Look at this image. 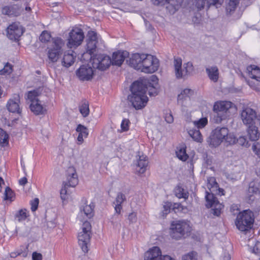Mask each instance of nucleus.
I'll use <instances>...</instances> for the list:
<instances>
[{"label": "nucleus", "mask_w": 260, "mask_h": 260, "mask_svg": "<svg viewBox=\"0 0 260 260\" xmlns=\"http://www.w3.org/2000/svg\"><path fill=\"white\" fill-rule=\"evenodd\" d=\"M205 198L207 203V207L213 208L214 215L217 216L220 215L221 210L223 208V206L219 203L213 193H208L207 192Z\"/></svg>", "instance_id": "16"}, {"label": "nucleus", "mask_w": 260, "mask_h": 260, "mask_svg": "<svg viewBox=\"0 0 260 260\" xmlns=\"http://www.w3.org/2000/svg\"><path fill=\"white\" fill-rule=\"evenodd\" d=\"M182 59L180 57H174V67L175 76L177 79L185 78L192 74L193 71L192 63L190 62L184 63L182 66Z\"/></svg>", "instance_id": "4"}, {"label": "nucleus", "mask_w": 260, "mask_h": 260, "mask_svg": "<svg viewBox=\"0 0 260 260\" xmlns=\"http://www.w3.org/2000/svg\"><path fill=\"white\" fill-rule=\"evenodd\" d=\"M238 144L241 146L248 147L249 146V144L246 138L243 136H241L237 139V143Z\"/></svg>", "instance_id": "50"}, {"label": "nucleus", "mask_w": 260, "mask_h": 260, "mask_svg": "<svg viewBox=\"0 0 260 260\" xmlns=\"http://www.w3.org/2000/svg\"><path fill=\"white\" fill-rule=\"evenodd\" d=\"M130 122L127 119H124L122 120L121 124V128L122 131H127L129 129Z\"/></svg>", "instance_id": "53"}, {"label": "nucleus", "mask_w": 260, "mask_h": 260, "mask_svg": "<svg viewBox=\"0 0 260 260\" xmlns=\"http://www.w3.org/2000/svg\"><path fill=\"white\" fill-rule=\"evenodd\" d=\"M27 182V180L26 177H23L19 180V184L21 185L24 186L26 184Z\"/></svg>", "instance_id": "64"}, {"label": "nucleus", "mask_w": 260, "mask_h": 260, "mask_svg": "<svg viewBox=\"0 0 260 260\" xmlns=\"http://www.w3.org/2000/svg\"><path fill=\"white\" fill-rule=\"evenodd\" d=\"M93 50H85L83 52L78 54V58L82 61H91L93 62V58L94 53L93 51Z\"/></svg>", "instance_id": "33"}, {"label": "nucleus", "mask_w": 260, "mask_h": 260, "mask_svg": "<svg viewBox=\"0 0 260 260\" xmlns=\"http://www.w3.org/2000/svg\"><path fill=\"white\" fill-rule=\"evenodd\" d=\"M258 193H260V178H255L249 185L248 189L249 200L253 201L254 200L252 198L253 195Z\"/></svg>", "instance_id": "23"}, {"label": "nucleus", "mask_w": 260, "mask_h": 260, "mask_svg": "<svg viewBox=\"0 0 260 260\" xmlns=\"http://www.w3.org/2000/svg\"><path fill=\"white\" fill-rule=\"evenodd\" d=\"M182 260H198L197 253L194 251L190 252L183 255Z\"/></svg>", "instance_id": "47"}, {"label": "nucleus", "mask_w": 260, "mask_h": 260, "mask_svg": "<svg viewBox=\"0 0 260 260\" xmlns=\"http://www.w3.org/2000/svg\"><path fill=\"white\" fill-rule=\"evenodd\" d=\"M13 198L14 192L10 187H7L5 190L4 200L12 201Z\"/></svg>", "instance_id": "44"}, {"label": "nucleus", "mask_w": 260, "mask_h": 260, "mask_svg": "<svg viewBox=\"0 0 260 260\" xmlns=\"http://www.w3.org/2000/svg\"><path fill=\"white\" fill-rule=\"evenodd\" d=\"M176 154L177 157L182 161L186 160L188 157V155L186 153L185 148L184 147L178 148Z\"/></svg>", "instance_id": "41"}, {"label": "nucleus", "mask_w": 260, "mask_h": 260, "mask_svg": "<svg viewBox=\"0 0 260 260\" xmlns=\"http://www.w3.org/2000/svg\"><path fill=\"white\" fill-rule=\"evenodd\" d=\"M253 221V213L249 210H245L238 214L235 223L237 228L244 232L251 229Z\"/></svg>", "instance_id": "5"}, {"label": "nucleus", "mask_w": 260, "mask_h": 260, "mask_svg": "<svg viewBox=\"0 0 260 260\" xmlns=\"http://www.w3.org/2000/svg\"><path fill=\"white\" fill-rule=\"evenodd\" d=\"M148 164L147 157L144 155L137 156L136 161L135 163L136 171L138 174H143L146 170Z\"/></svg>", "instance_id": "20"}, {"label": "nucleus", "mask_w": 260, "mask_h": 260, "mask_svg": "<svg viewBox=\"0 0 260 260\" xmlns=\"http://www.w3.org/2000/svg\"><path fill=\"white\" fill-rule=\"evenodd\" d=\"M171 210V204L169 202L165 203L163 206V210L161 211V216L163 217L166 216Z\"/></svg>", "instance_id": "51"}, {"label": "nucleus", "mask_w": 260, "mask_h": 260, "mask_svg": "<svg viewBox=\"0 0 260 260\" xmlns=\"http://www.w3.org/2000/svg\"><path fill=\"white\" fill-rule=\"evenodd\" d=\"M93 68L89 64H83L76 71L77 77L82 81H88L91 80L94 74Z\"/></svg>", "instance_id": "15"}, {"label": "nucleus", "mask_w": 260, "mask_h": 260, "mask_svg": "<svg viewBox=\"0 0 260 260\" xmlns=\"http://www.w3.org/2000/svg\"><path fill=\"white\" fill-rule=\"evenodd\" d=\"M126 200L125 194L121 192H118L116 196L115 200L113 202L115 205L114 209L115 214H114L111 219V223L114 227H117L120 225L119 214L121 212L122 208V204Z\"/></svg>", "instance_id": "11"}, {"label": "nucleus", "mask_w": 260, "mask_h": 260, "mask_svg": "<svg viewBox=\"0 0 260 260\" xmlns=\"http://www.w3.org/2000/svg\"><path fill=\"white\" fill-rule=\"evenodd\" d=\"M159 60L154 56L145 54L141 71L145 73H153L158 69Z\"/></svg>", "instance_id": "7"}, {"label": "nucleus", "mask_w": 260, "mask_h": 260, "mask_svg": "<svg viewBox=\"0 0 260 260\" xmlns=\"http://www.w3.org/2000/svg\"><path fill=\"white\" fill-rule=\"evenodd\" d=\"M239 0H229L226 7L227 13L231 14L234 11L239 4Z\"/></svg>", "instance_id": "40"}, {"label": "nucleus", "mask_w": 260, "mask_h": 260, "mask_svg": "<svg viewBox=\"0 0 260 260\" xmlns=\"http://www.w3.org/2000/svg\"><path fill=\"white\" fill-rule=\"evenodd\" d=\"M247 136L249 140L251 141H256L259 138V133L258 128L254 124L250 125L247 126Z\"/></svg>", "instance_id": "30"}, {"label": "nucleus", "mask_w": 260, "mask_h": 260, "mask_svg": "<svg viewBox=\"0 0 260 260\" xmlns=\"http://www.w3.org/2000/svg\"><path fill=\"white\" fill-rule=\"evenodd\" d=\"M193 91L186 88L178 94L177 99L178 104L181 107H186L190 101V97L192 94Z\"/></svg>", "instance_id": "21"}, {"label": "nucleus", "mask_w": 260, "mask_h": 260, "mask_svg": "<svg viewBox=\"0 0 260 260\" xmlns=\"http://www.w3.org/2000/svg\"><path fill=\"white\" fill-rule=\"evenodd\" d=\"M257 117L256 111L250 107L244 108L240 113L241 119L246 126L254 124Z\"/></svg>", "instance_id": "13"}, {"label": "nucleus", "mask_w": 260, "mask_h": 260, "mask_svg": "<svg viewBox=\"0 0 260 260\" xmlns=\"http://www.w3.org/2000/svg\"><path fill=\"white\" fill-rule=\"evenodd\" d=\"M11 9L9 7L6 6L2 9V13L5 15H11Z\"/></svg>", "instance_id": "61"}, {"label": "nucleus", "mask_w": 260, "mask_h": 260, "mask_svg": "<svg viewBox=\"0 0 260 260\" xmlns=\"http://www.w3.org/2000/svg\"><path fill=\"white\" fill-rule=\"evenodd\" d=\"M224 0H194L193 5L198 10L203 9L206 5L208 7L210 6H214L216 8L221 6Z\"/></svg>", "instance_id": "17"}, {"label": "nucleus", "mask_w": 260, "mask_h": 260, "mask_svg": "<svg viewBox=\"0 0 260 260\" xmlns=\"http://www.w3.org/2000/svg\"><path fill=\"white\" fill-rule=\"evenodd\" d=\"M165 120L168 123H172L174 121V118L171 113H167L165 116Z\"/></svg>", "instance_id": "57"}, {"label": "nucleus", "mask_w": 260, "mask_h": 260, "mask_svg": "<svg viewBox=\"0 0 260 260\" xmlns=\"http://www.w3.org/2000/svg\"><path fill=\"white\" fill-rule=\"evenodd\" d=\"M129 53L126 50H118L113 53L112 64L120 66L125 58L128 57Z\"/></svg>", "instance_id": "18"}, {"label": "nucleus", "mask_w": 260, "mask_h": 260, "mask_svg": "<svg viewBox=\"0 0 260 260\" xmlns=\"http://www.w3.org/2000/svg\"><path fill=\"white\" fill-rule=\"evenodd\" d=\"M149 83L147 79H141L134 82L131 87V94L127 97L128 102L136 110L144 108L148 101L146 95V85Z\"/></svg>", "instance_id": "2"}, {"label": "nucleus", "mask_w": 260, "mask_h": 260, "mask_svg": "<svg viewBox=\"0 0 260 260\" xmlns=\"http://www.w3.org/2000/svg\"><path fill=\"white\" fill-rule=\"evenodd\" d=\"M93 210V204L91 203L87 204V202L86 200H83L82 201L78 218L80 221H85L82 225V231L78 234V238L79 244L84 252H87L88 251L87 244L90 239L91 229L90 223L86 221V219L92 217Z\"/></svg>", "instance_id": "1"}, {"label": "nucleus", "mask_w": 260, "mask_h": 260, "mask_svg": "<svg viewBox=\"0 0 260 260\" xmlns=\"http://www.w3.org/2000/svg\"><path fill=\"white\" fill-rule=\"evenodd\" d=\"M183 0H169L165 5L166 8L168 13L173 15L178 10Z\"/></svg>", "instance_id": "27"}, {"label": "nucleus", "mask_w": 260, "mask_h": 260, "mask_svg": "<svg viewBox=\"0 0 260 260\" xmlns=\"http://www.w3.org/2000/svg\"><path fill=\"white\" fill-rule=\"evenodd\" d=\"M62 54L61 50H49L48 57L52 62H56Z\"/></svg>", "instance_id": "36"}, {"label": "nucleus", "mask_w": 260, "mask_h": 260, "mask_svg": "<svg viewBox=\"0 0 260 260\" xmlns=\"http://www.w3.org/2000/svg\"><path fill=\"white\" fill-rule=\"evenodd\" d=\"M252 149L255 153L260 157V143H255L252 146Z\"/></svg>", "instance_id": "56"}, {"label": "nucleus", "mask_w": 260, "mask_h": 260, "mask_svg": "<svg viewBox=\"0 0 260 260\" xmlns=\"http://www.w3.org/2000/svg\"><path fill=\"white\" fill-rule=\"evenodd\" d=\"M146 79L149 82V83H148L146 85V89L149 90V94L150 96L156 95L157 94V89L156 88L157 80V77L155 76H152L150 80L147 79Z\"/></svg>", "instance_id": "29"}, {"label": "nucleus", "mask_w": 260, "mask_h": 260, "mask_svg": "<svg viewBox=\"0 0 260 260\" xmlns=\"http://www.w3.org/2000/svg\"><path fill=\"white\" fill-rule=\"evenodd\" d=\"M179 191L181 192V191H180V189H178ZM177 196L178 198H184V199H186L187 198V194L186 193H185V192H182V193H180V192H177Z\"/></svg>", "instance_id": "62"}, {"label": "nucleus", "mask_w": 260, "mask_h": 260, "mask_svg": "<svg viewBox=\"0 0 260 260\" xmlns=\"http://www.w3.org/2000/svg\"><path fill=\"white\" fill-rule=\"evenodd\" d=\"M206 71L211 80L214 82H216L218 80V70L216 67L207 68Z\"/></svg>", "instance_id": "37"}, {"label": "nucleus", "mask_w": 260, "mask_h": 260, "mask_svg": "<svg viewBox=\"0 0 260 260\" xmlns=\"http://www.w3.org/2000/svg\"><path fill=\"white\" fill-rule=\"evenodd\" d=\"M52 41L56 49H61L65 44L64 41L61 38L58 37L53 38Z\"/></svg>", "instance_id": "46"}, {"label": "nucleus", "mask_w": 260, "mask_h": 260, "mask_svg": "<svg viewBox=\"0 0 260 260\" xmlns=\"http://www.w3.org/2000/svg\"><path fill=\"white\" fill-rule=\"evenodd\" d=\"M112 64V59L108 55L105 54H97L94 55L93 58L92 66L101 71H105Z\"/></svg>", "instance_id": "10"}, {"label": "nucleus", "mask_w": 260, "mask_h": 260, "mask_svg": "<svg viewBox=\"0 0 260 260\" xmlns=\"http://www.w3.org/2000/svg\"><path fill=\"white\" fill-rule=\"evenodd\" d=\"M30 110L36 115L44 114L46 111L45 107L41 104L39 101H33L29 106Z\"/></svg>", "instance_id": "28"}, {"label": "nucleus", "mask_w": 260, "mask_h": 260, "mask_svg": "<svg viewBox=\"0 0 260 260\" xmlns=\"http://www.w3.org/2000/svg\"><path fill=\"white\" fill-rule=\"evenodd\" d=\"M8 135L3 129L0 128V144H5L8 142Z\"/></svg>", "instance_id": "48"}, {"label": "nucleus", "mask_w": 260, "mask_h": 260, "mask_svg": "<svg viewBox=\"0 0 260 260\" xmlns=\"http://www.w3.org/2000/svg\"><path fill=\"white\" fill-rule=\"evenodd\" d=\"M87 49H98L101 47L98 40L97 34L93 31L88 32L86 39Z\"/></svg>", "instance_id": "24"}, {"label": "nucleus", "mask_w": 260, "mask_h": 260, "mask_svg": "<svg viewBox=\"0 0 260 260\" xmlns=\"http://www.w3.org/2000/svg\"><path fill=\"white\" fill-rule=\"evenodd\" d=\"M208 183L207 184V187L209 189L210 192H208V193H213L214 194V192L216 191L217 190H219V192L221 191H223L222 189L219 188V186L218 183L216 182L215 179L213 177H211L208 180Z\"/></svg>", "instance_id": "34"}, {"label": "nucleus", "mask_w": 260, "mask_h": 260, "mask_svg": "<svg viewBox=\"0 0 260 260\" xmlns=\"http://www.w3.org/2000/svg\"><path fill=\"white\" fill-rule=\"evenodd\" d=\"M67 172V181L63 182V186L60 190L61 198L63 200L66 199L68 187H74L78 183V176L74 167L69 168Z\"/></svg>", "instance_id": "6"}, {"label": "nucleus", "mask_w": 260, "mask_h": 260, "mask_svg": "<svg viewBox=\"0 0 260 260\" xmlns=\"http://www.w3.org/2000/svg\"><path fill=\"white\" fill-rule=\"evenodd\" d=\"M28 215V212L26 209H21L16 212L14 215V219L20 222L25 220Z\"/></svg>", "instance_id": "35"}, {"label": "nucleus", "mask_w": 260, "mask_h": 260, "mask_svg": "<svg viewBox=\"0 0 260 260\" xmlns=\"http://www.w3.org/2000/svg\"><path fill=\"white\" fill-rule=\"evenodd\" d=\"M250 249L252 253L259 254L260 253V242L256 241L254 246H250Z\"/></svg>", "instance_id": "52"}, {"label": "nucleus", "mask_w": 260, "mask_h": 260, "mask_svg": "<svg viewBox=\"0 0 260 260\" xmlns=\"http://www.w3.org/2000/svg\"><path fill=\"white\" fill-rule=\"evenodd\" d=\"M20 97L18 94H15L13 98L10 99L7 104L9 111L12 113L20 114L21 110L19 107Z\"/></svg>", "instance_id": "22"}, {"label": "nucleus", "mask_w": 260, "mask_h": 260, "mask_svg": "<svg viewBox=\"0 0 260 260\" xmlns=\"http://www.w3.org/2000/svg\"><path fill=\"white\" fill-rule=\"evenodd\" d=\"M247 71L249 76L256 80L260 81V69L255 65H250L247 68Z\"/></svg>", "instance_id": "31"}, {"label": "nucleus", "mask_w": 260, "mask_h": 260, "mask_svg": "<svg viewBox=\"0 0 260 260\" xmlns=\"http://www.w3.org/2000/svg\"><path fill=\"white\" fill-rule=\"evenodd\" d=\"M232 103L229 101H217L215 102L213 108V119L216 123H221L230 116L229 110L232 108Z\"/></svg>", "instance_id": "3"}, {"label": "nucleus", "mask_w": 260, "mask_h": 260, "mask_svg": "<svg viewBox=\"0 0 260 260\" xmlns=\"http://www.w3.org/2000/svg\"><path fill=\"white\" fill-rule=\"evenodd\" d=\"M169 0H152L153 4L156 6L164 5Z\"/></svg>", "instance_id": "60"}, {"label": "nucleus", "mask_w": 260, "mask_h": 260, "mask_svg": "<svg viewBox=\"0 0 260 260\" xmlns=\"http://www.w3.org/2000/svg\"><path fill=\"white\" fill-rule=\"evenodd\" d=\"M225 140L230 145L234 144L237 143V138H235L234 136L229 134L228 136L226 137Z\"/></svg>", "instance_id": "55"}, {"label": "nucleus", "mask_w": 260, "mask_h": 260, "mask_svg": "<svg viewBox=\"0 0 260 260\" xmlns=\"http://www.w3.org/2000/svg\"><path fill=\"white\" fill-rule=\"evenodd\" d=\"M145 54L134 53L129 58L130 66L137 70H141Z\"/></svg>", "instance_id": "25"}, {"label": "nucleus", "mask_w": 260, "mask_h": 260, "mask_svg": "<svg viewBox=\"0 0 260 260\" xmlns=\"http://www.w3.org/2000/svg\"><path fill=\"white\" fill-rule=\"evenodd\" d=\"M7 37L14 41H18L19 38L22 35L24 32L22 27L17 22L13 23L9 25L7 30Z\"/></svg>", "instance_id": "14"}, {"label": "nucleus", "mask_w": 260, "mask_h": 260, "mask_svg": "<svg viewBox=\"0 0 260 260\" xmlns=\"http://www.w3.org/2000/svg\"><path fill=\"white\" fill-rule=\"evenodd\" d=\"M76 55L73 50H69L64 53L61 60V66L68 69L72 66L75 62Z\"/></svg>", "instance_id": "19"}, {"label": "nucleus", "mask_w": 260, "mask_h": 260, "mask_svg": "<svg viewBox=\"0 0 260 260\" xmlns=\"http://www.w3.org/2000/svg\"><path fill=\"white\" fill-rule=\"evenodd\" d=\"M161 260H175L173 258L171 257L170 255H164L160 256Z\"/></svg>", "instance_id": "63"}, {"label": "nucleus", "mask_w": 260, "mask_h": 260, "mask_svg": "<svg viewBox=\"0 0 260 260\" xmlns=\"http://www.w3.org/2000/svg\"><path fill=\"white\" fill-rule=\"evenodd\" d=\"M76 131L79 133L77 140L79 142V144L83 142V138H86L88 135V129L82 124H79L77 128Z\"/></svg>", "instance_id": "32"}, {"label": "nucleus", "mask_w": 260, "mask_h": 260, "mask_svg": "<svg viewBox=\"0 0 260 260\" xmlns=\"http://www.w3.org/2000/svg\"><path fill=\"white\" fill-rule=\"evenodd\" d=\"M84 38V33L81 29L76 28L72 29L69 34L67 46L70 48L78 47L81 44Z\"/></svg>", "instance_id": "12"}, {"label": "nucleus", "mask_w": 260, "mask_h": 260, "mask_svg": "<svg viewBox=\"0 0 260 260\" xmlns=\"http://www.w3.org/2000/svg\"><path fill=\"white\" fill-rule=\"evenodd\" d=\"M171 230V237L175 239H179L189 231L190 227L185 221H176L172 222Z\"/></svg>", "instance_id": "8"}, {"label": "nucleus", "mask_w": 260, "mask_h": 260, "mask_svg": "<svg viewBox=\"0 0 260 260\" xmlns=\"http://www.w3.org/2000/svg\"><path fill=\"white\" fill-rule=\"evenodd\" d=\"M79 111L84 117H87L89 115V104L87 101L85 100L82 101L81 105L79 106Z\"/></svg>", "instance_id": "38"}, {"label": "nucleus", "mask_w": 260, "mask_h": 260, "mask_svg": "<svg viewBox=\"0 0 260 260\" xmlns=\"http://www.w3.org/2000/svg\"><path fill=\"white\" fill-rule=\"evenodd\" d=\"M128 219L131 223L136 222L137 219L136 213L132 212L128 215Z\"/></svg>", "instance_id": "58"}, {"label": "nucleus", "mask_w": 260, "mask_h": 260, "mask_svg": "<svg viewBox=\"0 0 260 260\" xmlns=\"http://www.w3.org/2000/svg\"><path fill=\"white\" fill-rule=\"evenodd\" d=\"M189 136L196 141L201 142L202 141V136L199 129H192L188 131Z\"/></svg>", "instance_id": "39"}, {"label": "nucleus", "mask_w": 260, "mask_h": 260, "mask_svg": "<svg viewBox=\"0 0 260 260\" xmlns=\"http://www.w3.org/2000/svg\"><path fill=\"white\" fill-rule=\"evenodd\" d=\"M161 250L158 247H153L145 253L144 260H161Z\"/></svg>", "instance_id": "26"}, {"label": "nucleus", "mask_w": 260, "mask_h": 260, "mask_svg": "<svg viewBox=\"0 0 260 260\" xmlns=\"http://www.w3.org/2000/svg\"><path fill=\"white\" fill-rule=\"evenodd\" d=\"M39 94L40 92L38 89L30 91L27 93V98L32 103L33 101H39L37 97Z\"/></svg>", "instance_id": "43"}, {"label": "nucleus", "mask_w": 260, "mask_h": 260, "mask_svg": "<svg viewBox=\"0 0 260 260\" xmlns=\"http://www.w3.org/2000/svg\"><path fill=\"white\" fill-rule=\"evenodd\" d=\"M229 134V129L225 127H217L212 132L210 137V144L214 147L220 145Z\"/></svg>", "instance_id": "9"}, {"label": "nucleus", "mask_w": 260, "mask_h": 260, "mask_svg": "<svg viewBox=\"0 0 260 260\" xmlns=\"http://www.w3.org/2000/svg\"><path fill=\"white\" fill-rule=\"evenodd\" d=\"M208 123V119L207 118L204 117L201 118L198 121H194L193 122L194 125L198 128H202L204 127Z\"/></svg>", "instance_id": "42"}, {"label": "nucleus", "mask_w": 260, "mask_h": 260, "mask_svg": "<svg viewBox=\"0 0 260 260\" xmlns=\"http://www.w3.org/2000/svg\"><path fill=\"white\" fill-rule=\"evenodd\" d=\"M39 200L38 198H35L34 200L30 201L31 210L32 212L35 211L38 207Z\"/></svg>", "instance_id": "54"}, {"label": "nucleus", "mask_w": 260, "mask_h": 260, "mask_svg": "<svg viewBox=\"0 0 260 260\" xmlns=\"http://www.w3.org/2000/svg\"><path fill=\"white\" fill-rule=\"evenodd\" d=\"M13 66L9 63H7L4 68L0 71L1 75L10 74L12 72Z\"/></svg>", "instance_id": "49"}, {"label": "nucleus", "mask_w": 260, "mask_h": 260, "mask_svg": "<svg viewBox=\"0 0 260 260\" xmlns=\"http://www.w3.org/2000/svg\"><path fill=\"white\" fill-rule=\"evenodd\" d=\"M42 255L40 253L34 252L32 254V260H42Z\"/></svg>", "instance_id": "59"}, {"label": "nucleus", "mask_w": 260, "mask_h": 260, "mask_svg": "<svg viewBox=\"0 0 260 260\" xmlns=\"http://www.w3.org/2000/svg\"><path fill=\"white\" fill-rule=\"evenodd\" d=\"M51 38L50 34L47 30H44L41 33L39 39L42 43L48 42Z\"/></svg>", "instance_id": "45"}]
</instances>
